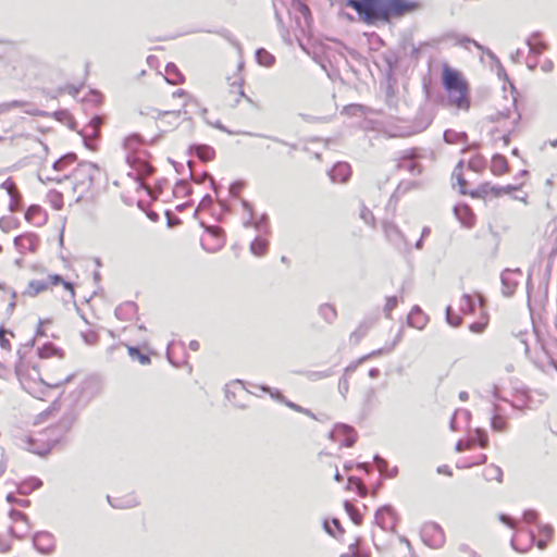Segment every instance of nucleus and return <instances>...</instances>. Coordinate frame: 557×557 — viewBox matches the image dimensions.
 Returning a JSON list of instances; mask_svg holds the SVG:
<instances>
[{"mask_svg":"<svg viewBox=\"0 0 557 557\" xmlns=\"http://www.w3.org/2000/svg\"><path fill=\"white\" fill-rule=\"evenodd\" d=\"M456 216L467 227H471L474 224V215L468 207H455L454 209Z\"/></svg>","mask_w":557,"mask_h":557,"instance_id":"nucleus-13","label":"nucleus"},{"mask_svg":"<svg viewBox=\"0 0 557 557\" xmlns=\"http://www.w3.org/2000/svg\"><path fill=\"white\" fill-rule=\"evenodd\" d=\"M397 304L398 298L396 296H391L386 299V304L383 308V311L387 319L392 318V311L396 308Z\"/></svg>","mask_w":557,"mask_h":557,"instance_id":"nucleus-34","label":"nucleus"},{"mask_svg":"<svg viewBox=\"0 0 557 557\" xmlns=\"http://www.w3.org/2000/svg\"><path fill=\"white\" fill-rule=\"evenodd\" d=\"M230 92L234 94L236 98L234 99V104H237L239 102V99L245 97L248 101H251L248 97H246L244 89H243V79L240 77H236L231 84H230Z\"/></svg>","mask_w":557,"mask_h":557,"instance_id":"nucleus-17","label":"nucleus"},{"mask_svg":"<svg viewBox=\"0 0 557 557\" xmlns=\"http://www.w3.org/2000/svg\"><path fill=\"white\" fill-rule=\"evenodd\" d=\"M269 243L265 239H261L259 237L255 238L250 244V251L255 256H263L268 249Z\"/></svg>","mask_w":557,"mask_h":557,"instance_id":"nucleus-24","label":"nucleus"},{"mask_svg":"<svg viewBox=\"0 0 557 557\" xmlns=\"http://www.w3.org/2000/svg\"><path fill=\"white\" fill-rule=\"evenodd\" d=\"M7 500H8L9 503L17 504V505H20V506H22V507H26V506L28 505V503H29V502H28V500H26V499H17V498H15V497L13 496V494H8V495H7Z\"/></svg>","mask_w":557,"mask_h":557,"instance_id":"nucleus-55","label":"nucleus"},{"mask_svg":"<svg viewBox=\"0 0 557 557\" xmlns=\"http://www.w3.org/2000/svg\"><path fill=\"white\" fill-rule=\"evenodd\" d=\"M40 212H41V208H40V206L33 205V206H30V207L27 209V211H26V213H25V218H26V220H27V221H33V220L35 219V216H36L37 214H39Z\"/></svg>","mask_w":557,"mask_h":557,"instance_id":"nucleus-47","label":"nucleus"},{"mask_svg":"<svg viewBox=\"0 0 557 557\" xmlns=\"http://www.w3.org/2000/svg\"><path fill=\"white\" fill-rule=\"evenodd\" d=\"M259 388H260L261 391L265 392V393H269V394H270V396H271L273 399H276V400H278V401H281V403H283V404H285V403H286V400H287V399L285 398V396H284L280 391H277V389L273 391L271 387L265 386V385H261V386H259Z\"/></svg>","mask_w":557,"mask_h":557,"instance_id":"nucleus-38","label":"nucleus"},{"mask_svg":"<svg viewBox=\"0 0 557 557\" xmlns=\"http://www.w3.org/2000/svg\"><path fill=\"white\" fill-rule=\"evenodd\" d=\"M499 520H500L503 523L507 524L508 527H510V528H512V529H515V528H516V521H515L511 517H509V516H507V515L502 513V515L499 516Z\"/></svg>","mask_w":557,"mask_h":557,"instance_id":"nucleus-57","label":"nucleus"},{"mask_svg":"<svg viewBox=\"0 0 557 557\" xmlns=\"http://www.w3.org/2000/svg\"><path fill=\"white\" fill-rule=\"evenodd\" d=\"M401 166L405 168L406 170H408L412 174L421 172L420 165L412 159L404 160Z\"/></svg>","mask_w":557,"mask_h":557,"instance_id":"nucleus-42","label":"nucleus"},{"mask_svg":"<svg viewBox=\"0 0 557 557\" xmlns=\"http://www.w3.org/2000/svg\"><path fill=\"white\" fill-rule=\"evenodd\" d=\"M512 189H515V187L508 185L506 187H492V191L496 195V196H499L500 194L503 193H510Z\"/></svg>","mask_w":557,"mask_h":557,"instance_id":"nucleus-60","label":"nucleus"},{"mask_svg":"<svg viewBox=\"0 0 557 557\" xmlns=\"http://www.w3.org/2000/svg\"><path fill=\"white\" fill-rule=\"evenodd\" d=\"M484 166L485 161L481 156H476L468 162V168L476 173L481 172L484 169Z\"/></svg>","mask_w":557,"mask_h":557,"instance_id":"nucleus-31","label":"nucleus"},{"mask_svg":"<svg viewBox=\"0 0 557 557\" xmlns=\"http://www.w3.org/2000/svg\"><path fill=\"white\" fill-rule=\"evenodd\" d=\"M33 544L41 554H49L54 547V539L49 532H37L33 537Z\"/></svg>","mask_w":557,"mask_h":557,"instance_id":"nucleus-6","label":"nucleus"},{"mask_svg":"<svg viewBox=\"0 0 557 557\" xmlns=\"http://www.w3.org/2000/svg\"><path fill=\"white\" fill-rule=\"evenodd\" d=\"M375 524L381 529L386 530L394 525V510L391 506H383L379 508L374 516Z\"/></svg>","mask_w":557,"mask_h":557,"instance_id":"nucleus-8","label":"nucleus"},{"mask_svg":"<svg viewBox=\"0 0 557 557\" xmlns=\"http://www.w3.org/2000/svg\"><path fill=\"white\" fill-rule=\"evenodd\" d=\"M344 507L346 512L349 515L350 519L354 521V523L360 524L362 518L361 515L358 512L357 508L348 502H345Z\"/></svg>","mask_w":557,"mask_h":557,"instance_id":"nucleus-29","label":"nucleus"},{"mask_svg":"<svg viewBox=\"0 0 557 557\" xmlns=\"http://www.w3.org/2000/svg\"><path fill=\"white\" fill-rule=\"evenodd\" d=\"M144 139L139 134H132L123 140V148L126 150V162L129 168L135 172L138 178H144L152 173V166L145 160L134 154L139 150Z\"/></svg>","mask_w":557,"mask_h":557,"instance_id":"nucleus-3","label":"nucleus"},{"mask_svg":"<svg viewBox=\"0 0 557 557\" xmlns=\"http://www.w3.org/2000/svg\"><path fill=\"white\" fill-rule=\"evenodd\" d=\"M484 327H485V324L479 323V322L472 323L470 325L471 332H474V333H481L484 330Z\"/></svg>","mask_w":557,"mask_h":557,"instance_id":"nucleus-61","label":"nucleus"},{"mask_svg":"<svg viewBox=\"0 0 557 557\" xmlns=\"http://www.w3.org/2000/svg\"><path fill=\"white\" fill-rule=\"evenodd\" d=\"M443 86L448 94V101L451 106L467 111L470 107L467 82L461 74L447 64L443 65Z\"/></svg>","mask_w":557,"mask_h":557,"instance_id":"nucleus-2","label":"nucleus"},{"mask_svg":"<svg viewBox=\"0 0 557 557\" xmlns=\"http://www.w3.org/2000/svg\"><path fill=\"white\" fill-rule=\"evenodd\" d=\"M256 59L257 62L263 66H271L275 60L274 57L263 48L256 51Z\"/></svg>","mask_w":557,"mask_h":557,"instance_id":"nucleus-23","label":"nucleus"},{"mask_svg":"<svg viewBox=\"0 0 557 557\" xmlns=\"http://www.w3.org/2000/svg\"><path fill=\"white\" fill-rule=\"evenodd\" d=\"M554 67V64L550 60H545L542 64V71L544 72H550Z\"/></svg>","mask_w":557,"mask_h":557,"instance_id":"nucleus-64","label":"nucleus"},{"mask_svg":"<svg viewBox=\"0 0 557 557\" xmlns=\"http://www.w3.org/2000/svg\"><path fill=\"white\" fill-rule=\"evenodd\" d=\"M319 314L327 323H333L337 318L336 309L330 304L321 305L319 307Z\"/></svg>","mask_w":557,"mask_h":557,"instance_id":"nucleus-18","label":"nucleus"},{"mask_svg":"<svg viewBox=\"0 0 557 557\" xmlns=\"http://www.w3.org/2000/svg\"><path fill=\"white\" fill-rule=\"evenodd\" d=\"M72 379V375H67L65 376L64 379H51L49 381H46L44 379L40 377V381L46 384L47 386H50V387H58L66 382H69L70 380Z\"/></svg>","mask_w":557,"mask_h":557,"instance_id":"nucleus-43","label":"nucleus"},{"mask_svg":"<svg viewBox=\"0 0 557 557\" xmlns=\"http://www.w3.org/2000/svg\"><path fill=\"white\" fill-rule=\"evenodd\" d=\"M99 172V168L91 162H81L71 172L65 174L64 178H72L73 189L79 194V197L89 189L92 185L96 174Z\"/></svg>","mask_w":557,"mask_h":557,"instance_id":"nucleus-4","label":"nucleus"},{"mask_svg":"<svg viewBox=\"0 0 557 557\" xmlns=\"http://www.w3.org/2000/svg\"><path fill=\"white\" fill-rule=\"evenodd\" d=\"M267 216L262 215L259 221H253L252 216H249L247 221L244 222V225L246 227L248 226H255L256 228H259L262 223H264Z\"/></svg>","mask_w":557,"mask_h":557,"instance_id":"nucleus-53","label":"nucleus"},{"mask_svg":"<svg viewBox=\"0 0 557 557\" xmlns=\"http://www.w3.org/2000/svg\"><path fill=\"white\" fill-rule=\"evenodd\" d=\"M51 202L53 205V208L57 210H60L63 206L62 196L59 193L51 194Z\"/></svg>","mask_w":557,"mask_h":557,"instance_id":"nucleus-51","label":"nucleus"},{"mask_svg":"<svg viewBox=\"0 0 557 557\" xmlns=\"http://www.w3.org/2000/svg\"><path fill=\"white\" fill-rule=\"evenodd\" d=\"M394 346H395V343L391 347H388V348H380L377 350H373L372 352L361 357L359 359V362H363V361H366V360H368L370 358H373L375 356L382 355L383 352H389L394 348Z\"/></svg>","mask_w":557,"mask_h":557,"instance_id":"nucleus-45","label":"nucleus"},{"mask_svg":"<svg viewBox=\"0 0 557 557\" xmlns=\"http://www.w3.org/2000/svg\"><path fill=\"white\" fill-rule=\"evenodd\" d=\"M446 321L451 326H459L462 322L461 317L454 314L453 308L448 306L446 308Z\"/></svg>","mask_w":557,"mask_h":557,"instance_id":"nucleus-37","label":"nucleus"},{"mask_svg":"<svg viewBox=\"0 0 557 557\" xmlns=\"http://www.w3.org/2000/svg\"><path fill=\"white\" fill-rule=\"evenodd\" d=\"M475 308V302L470 294H463L460 299L459 309L463 313H472Z\"/></svg>","mask_w":557,"mask_h":557,"instance_id":"nucleus-25","label":"nucleus"},{"mask_svg":"<svg viewBox=\"0 0 557 557\" xmlns=\"http://www.w3.org/2000/svg\"><path fill=\"white\" fill-rule=\"evenodd\" d=\"M537 512L535 510L529 509L523 512V520L525 522L532 523L536 520Z\"/></svg>","mask_w":557,"mask_h":557,"instance_id":"nucleus-54","label":"nucleus"},{"mask_svg":"<svg viewBox=\"0 0 557 557\" xmlns=\"http://www.w3.org/2000/svg\"><path fill=\"white\" fill-rule=\"evenodd\" d=\"M472 444H473V441H468V442L458 441L455 449H456V451L460 453L463 449L470 448L472 446Z\"/></svg>","mask_w":557,"mask_h":557,"instance_id":"nucleus-56","label":"nucleus"},{"mask_svg":"<svg viewBox=\"0 0 557 557\" xmlns=\"http://www.w3.org/2000/svg\"><path fill=\"white\" fill-rule=\"evenodd\" d=\"M422 532H423L424 536L432 537L431 539L432 546H441L444 543V540H445L444 531L441 528V525H438L437 523L429 522V523L424 524Z\"/></svg>","mask_w":557,"mask_h":557,"instance_id":"nucleus-9","label":"nucleus"},{"mask_svg":"<svg viewBox=\"0 0 557 557\" xmlns=\"http://www.w3.org/2000/svg\"><path fill=\"white\" fill-rule=\"evenodd\" d=\"M244 185L245 184L242 181L232 183L230 186V194L234 197L238 196L240 190L244 188Z\"/></svg>","mask_w":557,"mask_h":557,"instance_id":"nucleus-50","label":"nucleus"},{"mask_svg":"<svg viewBox=\"0 0 557 557\" xmlns=\"http://www.w3.org/2000/svg\"><path fill=\"white\" fill-rule=\"evenodd\" d=\"M7 331L4 329H0V346L5 350L11 349L10 341L5 337Z\"/></svg>","mask_w":557,"mask_h":557,"instance_id":"nucleus-52","label":"nucleus"},{"mask_svg":"<svg viewBox=\"0 0 557 557\" xmlns=\"http://www.w3.org/2000/svg\"><path fill=\"white\" fill-rule=\"evenodd\" d=\"M346 5L354 9L367 25L388 23L393 17L404 16L418 7L409 0H347Z\"/></svg>","mask_w":557,"mask_h":557,"instance_id":"nucleus-1","label":"nucleus"},{"mask_svg":"<svg viewBox=\"0 0 557 557\" xmlns=\"http://www.w3.org/2000/svg\"><path fill=\"white\" fill-rule=\"evenodd\" d=\"M428 322V317L422 312L419 306H414L408 314L407 323L418 330H422Z\"/></svg>","mask_w":557,"mask_h":557,"instance_id":"nucleus-11","label":"nucleus"},{"mask_svg":"<svg viewBox=\"0 0 557 557\" xmlns=\"http://www.w3.org/2000/svg\"><path fill=\"white\" fill-rule=\"evenodd\" d=\"M128 354L133 358L136 357L141 364L150 363L149 356L141 354L140 350L137 347L129 346L128 347Z\"/></svg>","mask_w":557,"mask_h":557,"instance_id":"nucleus-35","label":"nucleus"},{"mask_svg":"<svg viewBox=\"0 0 557 557\" xmlns=\"http://www.w3.org/2000/svg\"><path fill=\"white\" fill-rule=\"evenodd\" d=\"M349 483H356V490L359 493L360 496H366L368 493L367 486L362 483V481L355 476L348 478Z\"/></svg>","mask_w":557,"mask_h":557,"instance_id":"nucleus-41","label":"nucleus"},{"mask_svg":"<svg viewBox=\"0 0 557 557\" xmlns=\"http://www.w3.org/2000/svg\"><path fill=\"white\" fill-rule=\"evenodd\" d=\"M109 504L114 508H131L137 505V502L134 497L128 498L126 500L113 502L110 496H107Z\"/></svg>","mask_w":557,"mask_h":557,"instance_id":"nucleus-32","label":"nucleus"},{"mask_svg":"<svg viewBox=\"0 0 557 557\" xmlns=\"http://www.w3.org/2000/svg\"><path fill=\"white\" fill-rule=\"evenodd\" d=\"M158 115L156 116L158 120L162 121L164 117L173 119L174 124L177 123L180 119L181 111H157Z\"/></svg>","mask_w":557,"mask_h":557,"instance_id":"nucleus-39","label":"nucleus"},{"mask_svg":"<svg viewBox=\"0 0 557 557\" xmlns=\"http://www.w3.org/2000/svg\"><path fill=\"white\" fill-rule=\"evenodd\" d=\"M476 436L475 440H472L473 443L476 441L481 447H486L488 444V437L485 431L483 430H476Z\"/></svg>","mask_w":557,"mask_h":557,"instance_id":"nucleus-44","label":"nucleus"},{"mask_svg":"<svg viewBox=\"0 0 557 557\" xmlns=\"http://www.w3.org/2000/svg\"><path fill=\"white\" fill-rule=\"evenodd\" d=\"M190 193V189H189V185L187 182L181 180L176 183L175 187H174V194L176 196H186Z\"/></svg>","mask_w":557,"mask_h":557,"instance_id":"nucleus-40","label":"nucleus"},{"mask_svg":"<svg viewBox=\"0 0 557 557\" xmlns=\"http://www.w3.org/2000/svg\"><path fill=\"white\" fill-rule=\"evenodd\" d=\"M539 35L533 34L530 38L527 40V45L529 47V50L533 54H540L544 49H546V45L544 42H541L537 40Z\"/></svg>","mask_w":557,"mask_h":557,"instance_id":"nucleus-22","label":"nucleus"},{"mask_svg":"<svg viewBox=\"0 0 557 557\" xmlns=\"http://www.w3.org/2000/svg\"><path fill=\"white\" fill-rule=\"evenodd\" d=\"M491 426L494 431L504 432L507 428V423L500 416H493L491 419Z\"/></svg>","mask_w":557,"mask_h":557,"instance_id":"nucleus-36","label":"nucleus"},{"mask_svg":"<svg viewBox=\"0 0 557 557\" xmlns=\"http://www.w3.org/2000/svg\"><path fill=\"white\" fill-rule=\"evenodd\" d=\"M466 133H459L453 129H447L444 132V140L447 144H455L457 141L466 140Z\"/></svg>","mask_w":557,"mask_h":557,"instance_id":"nucleus-27","label":"nucleus"},{"mask_svg":"<svg viewBox=\"0 0 557 557\" xmlns=\"http://www.w3.org/2000/svg\"><path fill=\"white\" fill-rule=\"evenodd\" d=\"M367 330L366 329H362V326H360L357 331H355L350 338L355 341V343H359L360 338L366 334Z\"/></svg>","mask_w":557,"mask_h":557,"instance_id":"nucleus-58","label":"nucleus"},{"mask_svg":"<svg viewBox=\"0 0 557 557\" xmlns=\"http://www.w3.org/2000/svg\"><path fill=\"white\" fill-rule=\"evenodd\" d=\"M76 161V154L75 153H67L63 157H61L60 159H58L54 163H53V170L54 171H63V170H66V168L70 165V164H73L75 163Z\"/></svg>","mask_w":557,"mask_h":557,"instance_id":"nucleus-20","label":"nucleus"},{"mask_svg":"<svg viewBox=\"0 0 557 557\" xmlns=\"http://www.w3.org/2000/svg\"><path fill=\"white\" fill-rule=\"evenodd\" d=\"M9 517L14 523L23 524V528H10L9 529L10 534L16 539H22L23 536H25L28 533L29 528H30L27 516L22 511L12 509L9 512Z\"/></svg>","mask_w":557,"mask_h":557,"instance_id":"nucleus-5","label":"nucleus"},{"mask_svg":"<svg viewBox=\"0 0 557 557\" xmlns=\"http://www.w3.org/2000/svg\"><path fill=\"white\" fill-rule=\"evenodd\" d=\"M462 169H463V161L460 160L453 172V178H455L457 181L460 194L466 195V194H468L466 190L467 181L465 180V177L462 175Z\"/></svg>","mask_w":557,"mask_h":557,"instance_id":"nucleus-19","label":"nucleus"},{"mask_svg":"<svg viewBox=\"0 0 557 557\" xmlns=\"http://www.w3.org/2000/svg\"><path fill=\"white\" fill-rule=\"evenodd\" d=\"M539 533L542 539L550 540L554 533V529L549 524H543L539 528Z\"/></svg>","mask_w":557,"mask_h":557,"instance_id":"nucleus-46","label":"nucleus"},{"mask_svg":"<svg viewBox=\"0 0 557 557\" xmlns=\"http://www.w3.org/2000/svg\"><path fill=\"white\" fill-rule=\"evenodd\" d=\"M196 156L203 162L210 161L214 157V149L208 145H195L191 147Z\"/></svg>","mask_w":557,"mask_h":557,"instance_id":"nucleus-15","label":"nucleus"},{"mask_svg":"<svg viewBox=\"0 0 557 557\" xmlns=\"http://www.w3.org/2000/svg\"><path fill=\"white\" fill-rule=\"evenodd\" d=\"M49 286V283L42 280H33L28 283L27 288L25 289L24 294L28 296H36L39 293L46 290Z\"/></svg>","mask_w":557,"mask_h":557,"instance_id":"nucleus-16","label":"nucleus"},{"mask_svg":"<svg viewBox=\"0 0 557 557\" xmlns=\"http://www.w3.org/2000/svg\"><path fill=\"white\" fill-rule=\"evenodd\" d=\"M10 219L8 218H1L0 219V228L4 232H7L10 227Z\"/></svg>","mask_w":557,"mask_h":557,"instance_id":"nucleus-63","label":"nucleus"},{"mask_svg":"<svg viewBox=\"0 0 557 557\" xmlns=\"http://www.w3.org/2000/svg\"><path fill=\"white\" fill-rule=\"evenodd\" d=\"M360 218L367 224H373V222H374V216H373L372 212L368 208H366L364 206L361 208Z\"/></svg>","mask_w":557,"mask_h":557,"instance_id":"nucleus-49","label":"nucleus"},{"mask_svg":"<svg viewBox=\"0 0 557 557\" xmlns=\"http://www.w3.org/2000/svg\"><path fill=\"white\" fill-rule=\"evenodd\" d=\"M507 170V160L500 154H495L492 159V171L495 174H503Z\"/></svg>","mask_w":557,"mask_h":557,"instance_id":"nucleus-21","label":"nucleus"},{"mask_svg":"<svg viewBox=\"0 0 557 557\" xmlns=\"http://www.w3.org/2000/svg\"><path fill=\"white\" fill-rule=\"evenodd\" d=\"M166 77L165 79L173 85L181 84L184 82V76L174 63H169L165 67Z\"/></svg>","mask_w":557,"mask_h":557,"instance_id":"nucleus-14","label":"nucleus"},{"mask_svg":"<svg viewBox=\"0 0 557 557\" xmlns=\"http://www.w3.org/2000/svg\"><path fill=\"white\" fill-rule=\"evenodd\" d=\"M384 232L388 240L396 246H399L400 244L406 242L404 235L398 230V227L392 223H387L384 225Z\"/></svg>","mask_w":557,"mask_h":557,"instance_id":"nucleus-12","label":"nucleus"},{"mask_svg":"<svg viewBox=\"0 0 557 557\" xmlns=\"http://www.w3.org/2000/svg\"><path fill=\"white\" fill-rule=\"evenodd\" d=\"M484 478L487 481L496 480L498 482H502L503 480V471L499 467L495 465H491L487 467L484 471Z\"/></svg>","mask_w":557,"mask_h":557,"instance_id":"nucleus-26","label":"nucleus"},{"mask_svg":"<svg viewBox=\"0 0 557 557\" xmlns=\"http://www.w3.org/2000/svg\"><path fill=\"white\" fill-rule=\"evenodd\" d=\"M49 283V285H58V284H63V286L70 290L71 293V296L74 297V288H73V285L69 282H65L63 280V277L59 274H53V275H49L48 276V280L46 281Z\"/></svg>","mask_w":557,"mask_h":557,"instance_id":"nucleus-28","label":"nucleus"},{"mask_svg":"<svg viewBox=\"0 0 557 557\" xmlns=\"http://www.w3.org/2000/svg\"><path fill=\"white\" fill-rule=\"evenodd\" d=\"M57 354H59V350L52 344H45L42 347L38 348L40 358H49Z\"/></svg>","mask_w":557,"mask_h":557,"instance_id":"nucleus-33","label":"nucleus"},{"mask_svg":"<svg viewBox=\"0 0 557 557\" xmlns=\"http://www.w3.org/2000/svg\"><path fill=\"white\" fill-rule=\"evenodd\" d=\"M339 435H344L346 437L345 442L342 444L345 447H351L357 441V434L355 430L347 424H337L330 433V437L333 440L337 438Z\"/></svg>","mask_w":557,"mask_h":557,"instance_id":"nucleus-7","label":"nucleus"},{"mask_svg":"<svg viewBox=\"0 0 557 557\" xmlns=\"http://www.w3.org/2000/svg\"><path fill=\"white\" fill-rule=\"evenodd\" d=\"M285 405H286L288 408H290V409H293V410H295V411H297V412H301V411H304V407H301V406H299V405H297V404H295V403H293V401H290V400H288V399L286 400Z\"/></svg>","mask_w":557,"mask_h":557,"instance_id":"nucleus-62","label":"nucleus"},{"mask_svg":"<svg viewBox=\"0 0 557 557\" xmlns=\"http://www.w3.org/2000/svg\"><path fill=\"white\" fill-rule=\"evenodd\" d=\"M213 202V199L210 195H206L203 196V198L201 199L200 203H199V209H206V208H209Z\"/></svg>","mask_w":557,"mask_h":557,"instance_id":"nucleus-59","label":"nucleus"},{"mask_svg":"<svg viewBox=\"0 0 557 557\" xmlns=\"http://www.w3.org/2000/svg\"><path fill=\"white\" fill-rule=\"evenodd\" d=\"M91 385H92L91 381H85L82 385L78 386V388L76 389V392L78 393L77 401H79V400L88 401L92 397L91 394L86 396V393L90 388Z\"/></svg>","mask_w":557,"mask_h":557,"instance_id":"nucleus-30","label":"nucleus"},{"mask_svg":"<svg viewBox=\"0 0 557 557\" xmlns=\"http://www.w3.org/2000/svg\"><path fill=\"white\" fill-rule=\"evenodd\" d=\"M329 175L335 183H345L350 176V166L346 162H338L329 171Z\"/></svg>","mask_w":557,"mask_h":557,"instance_id":"nucleus-10","label":"nucleus"},{"mask_svg":"<svg viewBox=\"0 0 557 557\" xmlns=\"http://www.w3.org/2000/svg\"><path fill=\"white\" fill-rule=\"evenodd\" d=\"M2 189H5L8 194L11 196V198H14V193L16 191V187L14 182L11 178H8L4 181L1 186Z\"/></svg>","mask_w":557,"mask_h":557,"instance_id":"nucleus-48","label":"nucleus"}]
</instances>
